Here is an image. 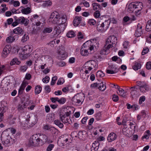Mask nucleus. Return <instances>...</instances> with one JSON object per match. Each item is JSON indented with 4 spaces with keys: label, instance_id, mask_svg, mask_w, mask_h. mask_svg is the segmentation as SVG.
Returning <instances> with one entry per match:
<instances>
[{
    "label": "nucleus",
    "instance_id": "nucleus-17",
    "mask_svg": "<svg viewBox=\"0 0 151 151\" xmlns=\"http://www.w3.org/2000/svg\"><path fill=\"white\" fill-rule=\"evenodd\" d=\"M96 29L99 32H103L104 30V22H101L100 21H98Z\"/></svg>",
    "mask_w": 151,
    "mask_h": 151
},
{
    "label": "nucleus",
    "instance_id": "nucleus-51",
    "mask_svg": "<svg viewBox=\"0 0 151 151\" xmlns=\"http://www.w3.org/2000/svg\"><path fill=\"white\" fill-rule=\"evenodd\" d=\"M150 131L149 130L147 131L145 135L142 137V138H145L146 139L149 138L150 136Z\"/></svg>",
    "mask_w": 151,
    "mask_h": 151
},
{
    "label": "nucleus",
    "instance_id": "nucleus-8",
    "mask_svg": "<svg viewBox=\"0 0 151 151\" xmlns=\"http://www.w3.org/2000/svg\"><path fill=\"white\" fill-rule=\"evenodd\" d=\"M65 27V25H58L57 26L55 27L54 28V31L55 32L54 34L59 35L64 30Z\"/></svg>",
    "mask_w": 151,
    "mask_h": 151
},
{
    "label": "nucleus",
    "instance_id": "nucleus-55",
    "mask_svg": "<svg viewBox=\"0 0 151 151\" xmlns=\"http://www.w3.org/2000/svg\"><path fill=\"white\" fill-rule=\"evenodd\" d=\"M145 97L144 96H142L139 99V103L140 104H142L143 102L145 101Z\"/></svg>",
    "mask_w": 151,
    "mask_h": 151
},
{
    "label": "nucleus",
    "instance_id": "nucleus-33",
    "mask_svg": "<svg viewBox=\"0 0 151 151\" xmlns=\"http://www.w3.org/2000/svg\"><path fill=\"white\" fill-rule=\"evenodd\" d=\"M145 29L146 30L147 32L151 31V19L147 22Z\"/></svg>",
    "mask_w": 151,
    "mask_h": 151
},
{
    "label": "nucleus",
    "instance_id": "nucleus-43",
    "mask_svg": "<svg viewBox=\"0 0 151 151\" xmlns=\"http://www.w3.org/2000/svg\"><path fill=\"white\" fill-rule=\"evenodd\" d=\"M25 104L22 103L19 104L18 106V110L19 111H22L25 108Z\"/></svg>",
    "mask_w": 151,
    "mask_h": 151
},
{
    "label": "nucleus",
    "instance_id": "nucleus-64",
    "mask_svg": "<svg viewBox=\"0 0 151 151\" xmlns=\"http://www.w3.org/2000/svg\"><path fill=\"white\" fill-rule=\"evenodd\" d=\"M100 15V14L99 11H96L94 14V17L96 18H98Z\"/></svg>",
    "mask_w": 151,
    "mask_h": 151
},
{
    "label": "nucleus",
    "instance_id": "nucleus-40",
    "mask_svg": "<svg viewBox=\"0 0 151 151\" xmlns=\"http://www.w3.org/2000/svg\"><path fill=\"white\" fill-rule=\"evenodd\" d=\"M42 88L40 86H37L35 88V92L36 94H38L41 91Z\"/></svg>",
    "mask_w": 151,
    "mask_h": 151
},
{
    "label": "nucleus",
    "instance_id": "nucleus-39",
    "mask_svg": "<svg viewBox=\"0 0 151 151\" xmlns=\"http://www.w3.org/2000/svg\"><path fill=\"white\" fill-rule=\"evenodd\" d=\"M116 37L114 36H110L108 37V40H110L111 41V44H113L114 43H115V42L116 40Z\"/></svg>",
    "mask_w": 151,
    "mask_h": 151
},
{
    "label": "nucleus",
    "instance_id": "nucleus-50",
    "mask_svg": "<svg viewBox=\"0 0 151 151\" xmlns=\"http://www.w3.org/2000/svg\"><path fill=\"white\" fill-rule=\"evenodd\" d=\"M66 100L64 98H61L60 99H58V102L60 104H63L66 101Z\"/></svg>",
    "mask_w": 151,
    "mask_h": 151
},
{
    "label": "nucleus",
    "instance_id": "nucleus-47",
    "mask_svg": "<svg viewBox=\"0 0 151 151\" xmlns=\"http://www.w3.org/2000/svg\"><path fill=\"white\" fill-rule=\"evenodd\" d=\"M27 66L26 65L21 66L19 69V70L22 72H24L27 69Z\"/></svg>",
    "mask_w": 151,
    "mask_h": 151
},
{
    "label": "nucleus",
    "instance_id": "nucleus-52",
    "mask_svg": "<svg viewBox=\"0 0 151 151\" xmlns=\"http://www.w3.org/2000/svg\"><path fill=\"white\" fill-rule=\"evenodd\" d=\"M88 23L91 25H94L96 23V21L94 19H91L89 20Z\"/></svg>",
    "mask_w": 151,
    "mask_h": 151
},
{
    "label": "nucleus",
    "instance_id": "nucleus-35",
    "mask_svg": "<svg viewBox=\"0 0 151 151\" xmlns=\"http://www.w3.org/2000/svg\"><path fill=\"white\" fill-rule=\"evenodd\" d=\"M52 30L51 27L45 28L43 31V32L44 34L49 33L51 32Z\"/></svg>",
    "mask_w": 151,
    "mask_h": 151
},
{
    "label": "nucleus",
    "instance_id": "nucleus-21",
    "mask_svg": "<svg viewBox=\"0 0 151 151\" xmlns=\"http://www.w3.org/2000/svg\"><path fill=\"white\" fill-rule=\"evenodd\" d=\"M81 17H75L73 22V24L75 26H77L81 23Z\"/></svg>",
    "mask_w": 151,
    "mask_h": 151
},
{
    "label": "nucleus",
    "instance_id": "nucleus-1",
    "mask_svg": "<svg viewBox=\"0 0 151 151\" xmlns=\"http://www.w3.org/2000/svg\"><path fill=\"white\" fill-rule=\"evenodd\" d=\"M67 20L65 15H61L58 12L55 11L52 12L48 21L50 23L58 25H65Z\"/></svg>",
    "mask_w": 151,
    "mask_h": 151
},
{
    "label": "nucleus",
    "instance_id": "nucleus-27",
    "mask_svg": "<svg viewBox=\"0 0 151 151\" xmlns=\"http://www.w3.org/2000/svg\"><path fill=\"white\" fill-rule=\"evenodd\" d=\"M99 142H98L95 141L94 143H93L92 145L91 150V151H96L99 148Z\"/></svg>",
    "mask_w": 151,
    "mask_h": 151
},
{
    "label": "nucleus",
    "instance_id": "nucleus-23",
    "mask_svg": "<svg viewBox=\"0 0 151 151\" xmlns=\"http://www.w3.org/2000/svg\"><path fill=\"white\" fill-rule=\"evenodd\" d=\"M86 65H87L88 66L90 67L92 69H94L96 65V62L93 60H91L88 61L85 63Z\"/></svg>",
    "mask_w": 151,
    "mask_h": 151
},
{
    "label": "nucleus",
    "instance_id": "nucleus-49",
    "mask_svg": "<svg viewBox=\"0 0 151 151\" xmlns=\"http://www.w3.org/2000/svg\"><path fill=\"white\" fill-rule=\"evenodd\" d=\"M28 39L29 37L28 35L25 34L22 37L21 41L22 42H24L26 41Z\"/></svg>",
    "mask_w": 151,
    "mask_h": 151
},
{
    "label": "nucleus",
    "instance_id": "nucleus-60",
    "mask_svg": "<svg viewBox=\"0 0 151 151\" xmlns=\"http://www.w3.org/2000/svg\"><path fill=\"white\" fill-rule=\"evenodd\" d=\"M149 50V49L147 47H145L144 48L142 52V55H144L147 53L148 52Z\"/></svg>",
    "mask_w": 151,
    "mask_h": 151
},
{
    "label": "nucleus",
    "instance_id": "nucleus-22",
    "mask_svg": "<svg viewBox=\"0 0 151 151\" xmlns=\"http://www.w3.org/2000/svg\"><path fill=\"white\" fill-rule=\"evenodd\" d=\"M139 88L140 91L143 93H146L150 90V87L146 84L139 87Z\"/></svg>",
    "mask_w": 151,
    "mask_h": 151
},
{
    "label": "nucleus",
    "instance_id": "nucleus-13",
    "mask_svg": "<svg viewBox=\"0 0 151 151\" xmlns=\"http://www.w3.org/2000/svg\"><path fill=\"white\" fill-rule=\"evenodd\" d=\"M22 50V53L29 54L32 51V47L31 46L27 45L25 46Z\"/></svg>",
    "mask_w": 151,
    "mask_h": 151
},
{
    "label": "nucleus",
    "instance_id": "nucleus-30",
    "mask_svg": "<svg viewBox=\"0 0 151 151\" xmlns=\"http://www.w3.org/2000/svg\"><path fill=\"white\" fill-rule=\"evenodd\" d=\"M21 62L18 60L17 58H13L10 62V64L11 65H13L15 64L17 65H19L20 63Z\"/></svg>",
    "mask_w": 151,
    "mask_h": 151
},
{
    "label": "nucleus",
    "instance_id": "nucleus-20",
    "mask_svg": "<svg viewBox=\"0 0 151 151\" xmlns=\"http://www.w3.org/2000/svg\"><path fill=\"white\" fill-rule=\"evenodd\" d=\"M38 135H39V137L38 139H40V142L42 143V145L43 144L44 142H45L47 141V136L44 134H38Z\"/></svg>",
    "mask_w": 151,
    "mask_h": 151
},
{
    "label": "nucleus",
    "instance_id": "nucleus-26",
    "mask_svg": "<svg viewBox=\"0 0 151 151\" xmlns=\"http://www.w3.org/2000/svg\"><path fill=\"white\" fill-rule=\"evenodd\" d=\"M81 70L85 72L86 74H88L92 70L90 67L88 66L85 63L82 68Z\"/></svg>",
    "mask_w": 151,
    "mask_h": 151
},
{
    "label": "nucleus",
    "instance_id": "nucleus-9",
    "mask_svg": "<svg viewBox=\"0 0 151 151\" xmlns=\"http://www.w3.org/2000/svg\"><path fill=\"white\" fill-rule=\"evenodd\" d=\"M103 81L101 83H95L91 84V88H95L96 87H98L100 91H104V84Z\"/></svg>",
    "mask_w": 151,
    "mask_h": 151
},
{
    "label": "nucleus",
    "instance_id": "nucleus-62",
    "mask_svg": "<svg viewBox=\"0 0 151 151\" xmlns=\"http://www.w3.org/2000/svg\"><path fill=\"white\" fill-rule=\"evenodd\" d=\"M54 147V145L53 144H50L47 147V151H51Z\"/></svg>",
    "mask_w": 151,
    "mask_h": 151
},
{
    "label": "nucleus",
    "instance_id": "nucleus-59",
    "mask_svg": "<svg viewBox=\"0 0 151 151\" xmlns=\"http://www.w3.org/2000/svg\"><path fill=\"white\" fill-rule=\"evenodd\" d=\"M57 79V77L56 76H54L53 77L52 79V82L51 83V85H54L55 83V81Z\"/></svg>",
    "mask_w": 151,
    "mask_h": 151
},
{
    "label": "nucleus",
    "instance_id": "nucleus-48",
    "mask_svg": "<svg viewBox=\"0 0 151 151\" xmlns=\"http://www.w3.org/2000/svg\"><path fill=\"white\" fill-rule=\"evenodd\" d=\"M109 68L110 69H111V70H112L113 71H114V70H116V73L118 71V69L117 67L115 65H109Z\"/></svg>",
    "mask_w": 151,
    "mask_h": 151
},
{
    "label": "nucleus",
    "instance_id": "nucleus-16",
    "mask_svg": "<svg viewBox=\"0 0 151 151\" xmlns=\"http://www.w3.org/2000/svg\"><path fill=\"white\" fill-rule=\"evenodd\" d=\"M19 24H24V26H27L29 22V20L27 19H25L24 17H22L18 18Z\"/></svg>",
    "mask_w": 151,
    "mask_h": 151
},
{
    "label": "nucleus",
    "instance_id": "nucleus-4",
    "mask_svg": "<svg viewBox=\"0 0 151 151\" xmlns=\"http://www.w3.org/2000/svg\"><path fill=\"white\" fill-rule=\"evenodd\" d=\"M68 136L66 134L61 135L58 138V143L61 147L64 146L66 145L68 141Z\"/></svg>",
    "mask_w": 151,
    "mask_h": 151
},
{
    "label": "nucleus",
    "instance_id": "nucleus-45",
    "mask_svg": "<svg viewBox=\"0 0 151 151\" xmlns=\"http://www.w3.org/2000/svg\"><path fill=\"white\" fill-rule=\"evenodd\" d=\"M93 9L94 10L99 9L100 7V5L96 3H94L92 4Z\"/></svg>",
    "mask_w": 151,
    "mask_h": 151
},
{
    "label": "nucleus",
    "instance_id": "nucleus-11",
    "mask_svg": "<svg viewBox=\"0 0 151 151\" xmlns=\"http://www.w3.org/2000/svg\"><path fill=\"white\" fill-rule=\"evenodd\" d=\"M142 26L140 24L137 25V28L135 31V35L136 37L140 36L143 34V30L142 29Z\"/></svg>",
    "mask_w": 151,
    "mask_h": 151
},
{
    "label": "nucleus",
    "instance_id": "nucleus-37",
    "mask_svg": "<svg viewBox=\"0 0 151 151\" xmlns=\"http://www.w3.org/2000/svg\"><path fill=\"white\" fill-rule=\"evenodd\" d=\"M119 92H117V93L120 96L123 97H125V94L124 90L120 88L118 90Z\"/></svg>",
    "mask_w": 151,
    "mask_h": 151
},
{
    "label": "nucleus",
    "instance_id": "nucleus-14",
    "mask_svg": "<svg viewBox=\"0 0 151 151\" xmlns=\"http://www.w3.org/2000/svg\"><path fill=\"white\" fill-rule=\"evenodd\" d=\"M67 56L66 52L63 50H60L58 53V57L59 59L64 60Z\"/></svg>",
    "mask_w": 151,
    "mask_h": 151
},
{
    "label": "nucleus",
    "instance_id": "nucleus-57",
    "mask_svg": "<svg viewBox=\"0 0 151 151\" xmlns=\"http://www.w3.org/2000/svg\"><path fill=\"white\" fill-rule=\"evenodd\" d=\"M51 4L52 3L51 1H47L44 3L42 4V5L43 6H48L51 5Z\"/></svg>",
    "mask_w": 151,
    "mask_h": 151
},
{
    "label": "nucleus",
    "instance_id": "nucleus-31",
    "mask_svg": "<svg viewBox=\"0 0 151 151\" xmlns=\"http://www.w3.org/2000/svg\"><path fill=\"white\" fill-rule=\"evenodd\" d=\"M80 73L81 78L83 79H85V81H86L87 79L88 76H87L86 75V74L85 73V72H84V71L81 69L80 71Z\"/></svg>",
    "mask_w": 151,
    "mask_h": 151
},
{
    "label": "nucleus",
    "instance_id": "nucleus-24",
    "mask_svg": "<svg viewBox=\"0 0 151 151\" xmlns=\"http://www.w3.org/2000/svg\"><path fill=\"white\" fill-rule=\"evenodd\" d=\"M28 84V82L26 81H23L19 90V93L22 94L26 86Z\"/></svg>",
    "mask_w": 151,
    "mask_h": 151
},
{
    "label": "nucleus",
    "instance_id": "nucleus-6",
    "mask_svg": "<svg viewBox=\"0 0 151 151\" xmlns=\"http://www.w3.org/2000/svg\"><path fill=\"white\" fill-rule=\"evenodd\" d=\"M27 117L26 119H27L28 123L29 124V126H31V127H32L36 123L37 121L36 115H34L32 116L30 118L29 115L28 114L27 115Z\"/></svg>",
    "mask_w": 151,
    "mask_h": 151
},
{
    "label": "nucleus",
    "instance_id": "nucleus-7",
    "mask_svg": "<svg viewBox=\"0 0 151 151\" xmlns=\"http://www.w3.org/2000/svg\"><path fill=\"white\" fill-rule=\"evenodd\" d=\"M87 43V42H86L82 45L80 50L81 54L83 56H87L89 54V52L88 51V47L86 45Z\"/></svg>",
    "mask_w": 151,
    "mask_h": 151
},
{
    "label": "nucleus",
    "instance_id": "nucleus-5",
    "mask_svg": "<svg viewBox=\"0 0 151 151\" xmlns=\"http://www.w3.org/2000/svg\"><path fill=\"white\" fill-rule=\"evenodd\" d=\"M135 14L138 16L141 13V11L143 7V4L141 2H135Z\"/></svg>",
    "mask_w": 151,
    "mask_h": 151
},
{
    "label": "nucleus",
    "instance_id": "nucleus-42",
    "mask_svg": "<svg viewBox=\"0 0 151 151\" xmlns=\"http://www.w3.org/2000/svg\"><path fill=\"white\" fill-rule=\"evenodd\" d=\"M75 34L73 31H71L68 32L67 34V36L69 38L73 37L75 36Z\"/></svg>",
    "mask_w": 151,
    "mask_h": 151
},
{
    "label": "nucleus",
    "instance_id": "nucleus-28",
    "mask_svg": "<svg viewBox=\"0 0 151 151\" xmlns=\"http://www.w3.org/2000/svg\"><path fill=\"white\" fill-rule=\"evenodd\" d=\"M13 32L15 34L20 35L23 34L24 31L20 27H17L13 30Z\"/></svg>",
    "mask_w": 151,
    "mask_h": 151
},
{
    "label": "nucleus",
    "instance_id": "nucleus-56",
    "mask_svg": "<svg viewBox=\"0 0 151 151\" xmlns=\"http://www.w3.org/2000/svg\"><path fill=\"white\" fill-rule=\"evenodd\" d=\"M19 24L18 18H17L15 19V21L12 24V26L13 27H15Z\"/></svg>",
    "mask_w": 151,
    "mask_h": 151
},
{
    "label": "nucleus",
    "instance_id": "nucleus-36",
    "mask_svg": "<svg viewBox=\"0 0 151 151\" xmlns=\"http://www.w3.org/2000/svg\"><path fill=\"white\" fill-rule=\"evenodd\" d=\"M62 122L64 123H67L68 122V119L67 117L65 116H60V118Z\"/></svg>",
    "mask_w": 151,
    "mask_h": 151
},
{
    "label": "nucleus",
    "instance_id": "nucleus-2",
    "mask_svg": "<svg viewBox=\"0 0 151 151\" xmlns=\"http://www.w3.org/2000/svg\"><path fill=\"white\" fill-rule=\"evenodd\" d=\"M40 139H38L37 134H35L30 138L28 144V145L29 147L42 145V143L40 142Z\"/></svg>",
    "mask_w": 151,
    "mask_h": 151
},
{
    "label": "nucleus",
    "instance_id": "nucleus-63",
    "mask_svg": "<svg viewBox=\"0 0 151 151\" xmlns=\"http://www.w3.org/2000/svg\"><path fill=\"white\" fill-rule=\"evenodd\" d=\"M64 82V80L63 78H61L59 79L57 83V84L58 85H60L62 84Z\"/></svg>",
    "mask_w": 151,
    "mask_h": 151
},
{
    "label": "nucleus",
    "instance_id": "nucleus-54",
    "mask_svg": "<svg viewBox=\"0 0 151 151\" xmlns=\"http://www.w3.org/2000/svg\"><path fill=\"white\" fill-rule=\"evenodd\" d=\"M129 42L127 41H125L123 44L124 48L127 49L129 46Z\"/></svg>",
    "mask_w": 151,
    "mask_h": 151
},
{
    "label": "nucleus",
    "instance_id": "nucleus-12",
    "mask_svg": "<svg viewBox=\"0 0 151 151\" xmlns=\"http://www.w3.org/2000/svg\"><path fill=\"white\" fill-rule=\"evenodd\" d=\"M107 45V46L105 48V49H104V52H105V53H104V54H108L109 52L110 51V50L109 49L111 48L113 46L111 44V41L110 40H108V38L107 39L106 41V45Z\"/></svg>",
    "mask_w": 151,
    "mask_h": 151
},
{
    "label": "nucleus",
    "instance_id": "nucleus-34",
    "mask_svg": "<svg viewBox=\"0 0 151 151\" xmlns=\"http://www.w3.org/2000/svg\"><path fill=\"white\" fill-rule=\"evenodd\" d=\"M29 124L28 123V122L27 120V119H26V121L22 122L21 123V125L22 126L25 127L26 128L30 127L31 126H29Z\"/></svg>",
    "mask_w": 151,
    "mask_h": 151
},
{
    "label": "nucleus",
    "instance_id": "nucleus-18",
    "mask_svg": "<svg viewBox=\"0 0 151 151\" xmlns=\"http://www.w3.org/2000/svg\"><path fill=\"white\" fill-rule=\"evenodd\" d=\"M20 8L21 9V12L23 14H27L31 12V9L30 7H27L25 8L24 7L22 6L20 7Z\"/></svg>",
    "mask_w": 151,
    "mask_h": 151
},
{
    "label": "nucleus",
    "instance_id": "nucleus-32",
    "mask_svg": "<svg viewBox=\"0 0 151 151\" xmlns=\"http://www.w3.org/2000/svg\"><path fill=\"white\" fill-rule=\"evenodd\" d=\"M141 66V64L138 62H135L134 65L133 66V69L135 70H137L140 69Z\"/></svg>",
    "mask_w": 151,
    "mask_h": 151
},
{
    "label": "nucleus",
    "instance_id": "nucleus-25",
    "mask_svg": "<svg viewBox=\"0 0 151 151\" xmlns=\"http://www.w3.org/2000/svg\"><path fill=\"white\" fill-rule=\"evenodd\" d=\"M72 101L74 104H79L81 102V100L80 99V97L78 96H74L72 98Z\"/></svg>",
    "mask_w": 151,
    "mask_h": 151
},
{
    "label": "nucleus",
    "instance_id": "nucleus-3",
    "mask_svg": "<svg viewBox=\"0 0 151 151\" xmlns=\"http://www.w3.org/2000/svg\"><path fill=\"white\" fill-rule=\"evenodd\" d=\"M87 44H90V46H88L90 51V53L92 54L94 52L95 50L96 49V47H98V42L95 40H91L86 42Z\"/></svg>",
    "mask_w": 151,
    "mask_h": 151
},
{
    "label": "nucleus",
    "instance_id": "nucleus-15",
    "mask_svg": "<svg viewBox=\"0 0 151 151\" xmlns=\"http://www.w3.org/2000/svg\"><path fill=\"white\" fill-rule=\"evenodd\" d=\"M117 137L116 134L114 132H111L109 134L107 138V140L109 142H111L115 140Z\"/></svg>",
    "mask_w": 151,
    "mask_h": 151
},
{
    "label": "nucleus",
    "instance_id": "nucleus-44",
    "mask_svg": "<svg viewBox=\"0 0 151 151\" xmlns=\"http://www.w3.org/2000/svg\"><path fill=\"white\" fill-rule=\"evenodd\" d=\"M15 40V39L13 37L10 36L7 38L6 41L7 42L10 43L12 42Z\"/></svg>",
    "mask_w": 151,
    "mask_h": 151
},
{
    "label": "nucleus",
    "instance_id": "nucleus-41",
    "mask_svg": "<svg viewBox=\"0 0 151 151\" xmlns=\"http://www.w3.org/2000/svg\"><path fill=\"white\" fill-rule=\"evenodd\" d=\"M126 105L127 106V108L128 109H130L132 108L133 109V110H135L136 109V108H137V106L136 105H131L129 104H127Z\"/></svg>",
    "mask_w": 151,
    "mask_h": 151
},
{
    "label": "nucleus",
    "instance_id": "nucleus-61",
    "mask_svg": "<svg viewBox=\"0 0 151 151\" xmlns=\"http://www.w3.org/2000/svg\"><path fill=\"white\" fill-rule=\"evenodd\" d=\"M146 68L148 70L151 69V62L149 61L147 63Z\"/></svg>",
    "mask_w": 151,
    "mask_h": 151
},
{
    "label": "nucleus",
    "instance_id": "nucleus-38",
    "mask_svg": "<svg viewBox=\"0 0 151 151\" xmlns=\"http://www.w3.org/2000/svg\"><path fill=\"white\" fill-rule=\"evenodd\" d=\"M54 124L58 126L60 128H62L63 127V123L60 122L58 120H55L54 121Z\"/></svg>",
    "mask_w": 151,
    "mask_h": 151
},
{
    "label": "nucleus",
    "instance_id": "nucleus-46",
    "mask_svg": "<svg viewBox=\"0 0 151 151\" xmlns=\"http://www.w3.org/2000/svg\"><path fill=\"white\" fill-rule=\"evenodd\" d=\"M96 76L98 77L103 78L104 76V73L102 71H99L97 72Z\"/></svg>",
    "mask_w": 151,
    "mask_h": 151
},
{
    "label": "nucleus",
    "instance_id": "nucleus-29",
    "mask_svg": "<svg viewBox=\"0 0 151 151\" xmlns=\"http://www.w3.org/2000/svg\"><path fill=\"white\" fill-rule=\"evenodd\" d=\"M107 19L105 20V22H107V25H109L110 23V22H111L113 24H116L117 22L116 20L114 18H111V20L110 19V17L109 16H107Z\"/></svg>",
    "mask_w": 151,
    "mask_h": 151
},
{
    "label": "nucleus",
    "instance_id": "nucleus-19",
    "mask_svg": "<svg viewBox=\"0 0 151 151\" xmlns=\"http://www.w3.org/2000/svg\"><path fill=\"white\" fill-rule=\"evenodd\" d=\"M135 2L130 3L127 6V11L129 13L135 12Z\"/></svg>",
    "mask_w": 151,
    "mask_h": 151
},
{
    "label": "nucleus",
    "instance_id": "nucleus-53",
    "mask_svg": "<svg viewBox=\"0 0 151 151\" xmlns=\"http://www.w3.org/2000/svg\"><path fill=\"white\" fill-rule=\"evenodd\" d=\"M112 99L114 101L117 102L119 100V97L116 95L114 94L112 96Z\"/></svg>",
    "mask_w": 151,
    "mask_h": 151
},
{
    "label": "nucleus",
    "instance_id": "nucleus-10",
    "mask_svg": "<svg viewBox=\"0 0 151 151\" xmlns=\"http://www.w3.org/2000/svg\"><path fill=\"white\" fill-rule=\"evenodd\" d=\"M10 46L6 45L3 49L1 53L2 57L3 58L6 57L10 51Z\"/></svg>",
    "mask_w": 151,
    "mask_h": 151
},
{
    "label": "nucleus",
    "instance_id": "nucleus-58",
    "mask_svg": "<svg viewBox=\"0 0 151 151\" xmlns=\"http://www.w3.org/2000/svg\"><path fill=\"white\" fill-rule=\"evenodd\" d=\"M50 78L48 76H46L45 77L43 78L42 81L44 83H47L49 81Z\"/></svg>",
    "mask_w": 151,
    "mask_h": 151
}]
</instances>
